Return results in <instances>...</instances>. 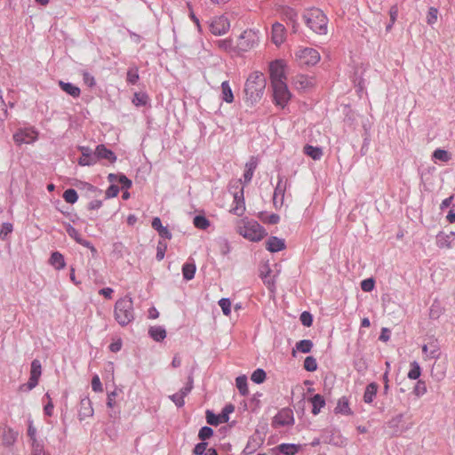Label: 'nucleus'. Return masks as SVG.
Masks as SVG:
<instances>
[{"label":"nucleus","instance_id":"f257e3e1","mask_svg":"<svg viewBox=\"0 0 455 455\" xmlns=\"http://www.w3.org/2000/svg\"><path fill=\"white\" fill-rule=\"evenodd\" d=\"M266 88V78L263 73L255 71L252 72L247 78L244 92L246 100L251 104L259 101L263 96Z\"/></svg>","mask_w":455,"mask_h":455},{"label":"nucleus","instance_id":"f03ea898","mask_svg":"<svg viewBox=\"0 0 455 455\" xmlns=\"http://www.w3.org/2000/svg\"><path fill=\"white\" fill-rule=\"evenodd\" d=\"M235 229L240 235L251 242H259L267 235V232L262 226L256 220L247 218L238 220Z\"/></svg>","mask_w":455,"mask_h":455},{"label":"nucleus","instance_id":"7ed1b4c3","mask_svg":"<svg viewBox=\"0 0 455 455\" xmlns=\"http://www.w3.org/2000/svg\"><path fill=\"white\" fill-rule=\"evenodd\" d=\"M306 25L315 33L325 35L327 33L328 19L318 8H311L303 15Z\"/></svg>","mask_w":455,"mask_h":455},{"label":"nucleus","instance_id":"20e7f679","mask_svg":"<svg viewBox=\"0 0 455 455\" xmlns=\"http://www.w3.org/2000/svg\"><path fill=\"white\" fill-rule=\"evenodd\" d=\"M116 321L122 326L129 324L134 318L133 303L131 298L119 299L114 307Z\"/></svg>","mask_w":455,"mask_h":455},{"label":"nucleus","instance_id":"39448f33","mask_svg":"<svg viewBox=\"0 0 455 455\" xmlns=\"http://www.w3.org/2000/svg\"><path fill=\"white\" fill-rule=\"evenodd\" d=\"M320 60L318 51L311 47H299L295 52V60L299 66H315Z\"/></svg>","mask_w":455,"mask_h":455},{"label":"nucleus","instance_id":"423d86ee","mask_svg":"<svg viewBox=\"0 0 455 455\" xmlns=\"http://www.w3.org/2000/svg\"><path fill=\"white\" fill-rule=\"evenodd\" d=\"M38 138L39 132L34 126L19 128L12 135V140L17 146L33 144Z\"/></svg>","mask_w":455,"mask_h":455},{"label":"nucleus","instance_id":"0eeeda50","mask_svg":"<svg viewBox=\"0 0 455 455\" xmlns=\"http://www.w3.org/2000/svg\"><path fill=\"white\" fill-rule=\"evenodd\" d=\"M259 30L248 28L245 29L237 39V48L242 52H247L259 44Z\"/></svg>","mask_w":455,"mask_h":455},{"label":"nucleus","instance_id":"6e6552de","mask_svg":"<svg viewBox=\"0 0 455 455\" xmlns=\"http://www.w3.org/2000/svg\"><path fill=\"white\" fill-rule=\"evenodd\" d=\"M274 102L276 106L283 108L291 98L288 86L285 83L272 84Z\"/></svg>","mask_w":455,"mask_h":455},{"label":"nucleus","instance_id":"1a4fd4ad","mask_svg":"<svg viewBox=\"0 0 455 455\" xmlns=\"http://www.w3.org/2000/svg\"><path fill=\"white\" fill-rule=\"evenodd\" d=\"M42 374V365L39 360L35 359L31 363L30 377L27 383L20 386V390L28 392L35 388L39 382Z\"/></svg>","mask_w":455,"mask_h":455},{"label":"nucleus","instance_id":"9d476101","mask_svg":"<svg viewBox=\"0 0 455 455\" xmlns=\"http://www.w3.org/2000/svg\"><path fill=\"white\" fill-rule=\"evenodd\" d=\"M285 67L286 63L283 60H275L270 62L269 75L271 84L286 82Z\"/></svg>","mask_w":455,"mask_h":455},{"label":"nucleus","instance_id":"9b49d317","mask_svg":"<svg viewBox=\"0 0 455 455\" xmlns=\"http://www.w3.org/2000/svg\"><path fill=\"white\" fill-rule=\"evenodd\" d=\"M209 28L214 36H222L229 30L230 21L225 15L215 16L210 20Z\"/></svg>","mask_w":455,"mask_h":455},{"label":"nucleus","instance_id":"f8f14e48","mask_svg":"<svg viewBox=\"0 0 455 455\" xmlns=\"http://www.w3.org/2000/svg\"><path fill=\"white\" fill-rule=\"evenodd\" d=\"M234 411L233 405H227L221 413L216 415L210 411L206 412L207 423L213 426H218L220 423H226L229 419V414Z\"/></svg>","mask_w":455,"mask_h":455},{"label":"nucleus","instance_id":"ddd939ff","mask_svg":"<svg viewBox=\"0 0 455 455\" xmlns=\"http://www.w3.org/2000/svg\"><path fill=\"white\" fill-rule=\"evenodd\" d=\"M287 37V30L285 27L279 22H275L271 28V42L276 45L280 46L286 41Z\"/></svg>","mask_w":455,"mask_h":455},{"label":"nucleus","instance_id":"4468645a","mask_svg":"<svg viewBox=\"0 0 455 455\" xmlns=\"http://www.w3.org/2000/svg\"><path fill=\"white\" fill-rule=\"evenodd\" d=\"M245 209L243 187H241L239 191L234 193V203L230 212L237 216H242L244 213Z\"/></svg>","mask_w":455,"mask_h":455},{"label":"nucleus","instance_id":"2eb2a0df","mask_svg":"<svg viewBox=\"0 0 455 455\" xmlns=\"http://www.w3.org/2000/svg\"><path fill=\"white\" fill-rule=\"evenodd\" d=\"M293 84L297 90L305 91L315 85V79L306 75H298L293 78Z\"/></svg>","mask_w":455,"mask_h":455},{"label":"nucleus","instance_id":"dca6fc26","mask_svg":"<svg viewBox=\"0 0 455 455\" xmlns=\"http://www.w3.org/2000/svg\"><path fill=\"white\" fill-rule=\"evenodd\" d=\"M293 423V417L291 415V412L290 411H280L273 420V426L277 427H283L288 426Z\"/></svg>","mask_w":455,"mask_h":455},{"label":"nucleus","instance_id":"f3484780","mask_svg":"<svg viewBox=\"0 0 455 455\" xmlns=\"http://www.w3.org/2000/svg\"><path fill=\"white\" fill-rule=\"evenodd\" d=\"M95 156L99 159H106L109 163L113 164L116 161L115 153L107 148L103 144L98 145L95 149Z\"/></svg>","mask_w":455,"mask_h":455},{"label":"nucleus","instance_id":"a211bd4d","mask_svg":"<svg viewBox=\"0 0 455 455\" xmlns=\"http://www.w3.org/2000/svg\"><path fill=\"white\" fill-rule=\"evenodd\" d=\"M334 412L336 414H342L346 416H350L353 414V411L349 406V401L347 397L342 396L338 400L337 405L334 409Z\"/></svg>","mask_w":455,"mask_h":455},{"label":"nucleus","instance_id":"6ab92c4d","mask_svg":"<svg viewBox=\"0 0 455 455\" xmlns=\"http://www.w3.org/2000/svg\"><path fill=\"white\" fill-rule=\"evenodd\" d=\"M455 239V233L451 232L449 234L440 233L436 237V244L440 248H451V243Z\"/></svg>","mask_w":455,"mask_h":455},{"label":"nucleus","instance_id":"aec40b11","mask_svg":"<svg viewBox=\"0 0 455 455\" xmlns=\"http://www.w3.org/2000/svg\"><path fill=\"white\" fill-rule=\"evenodd\" d=\"M192 384L188 383L185 387L181 388L178 393L170 396L171 400L179 407L184 405L185 396L191 391Z\"/></svg>","mask_w":455,"mask_h":455},{"label":"nucleus","instance_id":"412c9836","mask_svg":"<svg viewBox=\"0 0 455 455\" xmlns=\"http://www.w3.org/2000/svg\"><path fill=\"white\" fill-rule=\"evenodd\" d=\"M258 166V159L251 156L250 160L245 164V171L243 173L244 183H249L253 176L254 171Z\"/></svg>","mask_w":455,"mask_h":455},{"label":"nucleus","instance_id":"4be33fe9","mask_svg":"<svg viewBox=\"0 0 455 455\" xmlns=\"http://www.w3.org/2000/svg\"><path fill=\"white\" fill-rule=\"evenodd\" d=\"M267 249L271 252H277L285 248V243L283 239L276 236H271L266 243Z\"/></svg>","mask_w":455,"mask_h":455},{"label":"nucleus","instance_id":"5701e85b","mask_svg":"<svg viewBox=\"0 0 455 455\" xmlns=\"http://www.w3.org/2000/svg\"><path fill=\"white\" fill-rule=\"evenodd\" d=\"M310 403H312V413L314 415H317L320 413L322 408H323L326 404L325 399L323 395L316 394L310 398Z\"/></svg>","mask_w":455,"mask_h":455},{"label":"nucleus","instance_id":"b1692460","mask_svg":"<svg viewBox=\"0 0 455 455\" xmlns=\"http://www.w3.org/2000/svg\"><path fill=\"white\" fill-rule=\"evenodd\" d=\"M59 85L62 91H64L66 93L72 96L73 98H78L81 94L80 88L76 85H74L73 84L60 81Z\"/></svg>","mask_w":455,"mask_h":455},{"label":"nucleus","instance_id":"393cba45","mask_svg":"<svg viewBox=\"0 0 455 455\" xmlns=\"http://www.w3.org/2000/svg\"><path fill=\"white\" fill-rule=\"evenodd\" d=\"M378 385L375 382L370 383L363 394V402L366 403H371L378 392Z\"/></svg>","mask_w":455,"mask_h":455},{"label":"nucleus","instance_id":"a878e982","mask_svg":"<svg viewBox=\"0 0 455 455\" xmlns=\"http://www.w3.org/2000/svg\"><path fill=\"white\" fill-rule=\"evenodd\" d=\"M303 152L313 160H320L323 155L321 148L314 147L312 145H306L303 148Z\"/></svg>","mask_w":455,"mask_h":455},{"label":"nucleus","instance_id":"bb28decb","mask_svg":"<svg viewBox=\"0 0 455 455\" xmlns=\"http://www.w3.org/2000/svg\"><path fill=\"white\" fill-rule=\"evenodd\" d=\"M82 156L79 158L78 164L82 166L92 165L96 163V160L91 156L88 148H81Z\"/></svg>","mask_w":455,"mask_h":455},{"label":"nucleus","instance_id":"cd10ccee","mask_svg":"<svg viewBox=\"0 0 455 455\" xmlns=\"http://www.w3.org/2000/svg\"><path fill=\"white\" fill-rule=\"evenodd\" d=\"M222 100L227 103H232L234 101V95L232 89L228 81H224L221 84Z\"/></svg>","mask_w":455,"mask_h":455},{"label":"nucleus","instance_id":"c85d7f7f","mask_svg":"<svg viewBox=\"0 0 455 455\" xmlns=\"http://www.w3.org/2000/svg\"><path fill=\"white\" fill-rule=\"evenodd\" d=\"M300 446L293 443H282L278 445L280 452L285 455H295L299 452Z\"/></svg>","mask_w":455,"mask_h":455},{"label":"nucleus","instance_id":"c756f323","mask_svg":"<svg viewBox=\"0 0 455 455\" xmlns=\"http://www.w3.org/2000/svg\"><path fill=\"white\" fill-rule=\"evenodd\" d=\"M50 263L58 270L64 268L65 260L61 253L55 251L50 258Z\"/></svg>","mask_w":455,"mask_h":455},{"label":"nucleus","instance_id":"7c9ffc66","mask_svg":"<svg viewBox=\"0 0 455 455\" xmlns=\"http://www.w3.org/2000/svg\"><path fill=\"white\" fill-rule=\"evenodd\" d=\"M148 332L156 341H161L166 337V331L161 326H153L149 329Z\"/></svg>","mask_w":455,"mask_h":455},{"label":"nucleus","instance_id":"2f4dec72","mask_svg":"<svg viewBox=\"0 0 455 455\" xmlns=\"http://www.w3.org/2000/svg\"><path fill=\"white\" fill-rule=\"evenodd\" d=\"M214 44L220 50L226 52H230L233 50V40L231 38L220 39L214 42Z\"/></svg>","mask_w":455,"mask_h":455},{"label":"nucleus","instance_id":"473e14b6","mask_svg":"<svg viewBox=\"0 0 455 455\" xmlns=\"http://www.w3.org/2000/svg\"><path fill=\"white\" fill-rule=\"evenodd\" d=\"M235 386L242 395H246L249 392L246 376H239L235 379Z\"/></svg>","mask_w":455,"mask_h":455},{"label":"nucleus","instance_id":"72a5a7b5","mask_svg":"<svg viewBox=\"0 0 455 455\" xmlns=\"http://www.w3.org/2000/svg\"><path fill=\"white\" fill-rule=\"evenodd\" d=\"M196 265L193 264V263H186L183 265L182 267V274H183V277L186 279V280H191L194 278L195 276V273H196Z\"/></svg>","mask_w":455,"mask_h":455},{"label":"nucleus","instance_id":"f704fd0d","mask_svg":"<svg viewBox=\"0 0 455 455\" xmlns=\"http://www.w3.org/2000/svg\"><path fill=\"white\" fill-rule=\"evenodd\" d=\"M433 158L447 163L451 159V155L444 149L437 148L433 153Z\"/></svg>","mask_w":455,"mask_h":455},{"label":"nucleus","instance_id":"c9c22d12","mask_svg":"<svg viewBox=\"0 0 455 455\" xmlns=\"http://www.w3.org/2000/svg\"><path fill=\"white\" fill-rule=\"evenodd\" d=\"M411 369L408 372V378L410 379H418L421 374V368L417 362H412L410 364Z\"/></svg>","mask_w":455,"mask_h":455},{"label":"nucleus","instance_id":"e433bc0d","mask_svg":"<svg viewBox=\"0 0 455 455\" xmlns=\"http://www.w3.org/2000/svg\"><path fill=\"white\" fill-rule=\"evenodd\" d=\"M313 347V342L309 339H303L296 344V349L301 353H309Z\"/></svg>","mask_w":455,"mask_h":455},{"label":"nucleus","instance_id":"4c0bfd02","mask_svg":"<svg viewBox=\"0 0 455 455\" xmlns=\"http://www.w3.org/2000/svg\"><path fill=\"white\" fill-rule=\"evenodd\" d=\"M148 96L144 92L134 93L132 103L137 106H145L148 103Z\"/></svg>","mask_w":455,"mask_h":455},{"label":"nucleus","instance_id":"58836bf2","mask_svg":"<svg viewBox=\"0 0 455 455\" xmlns=\"http://www.w3.org/2000/svg\"><path fill=\"white\" fill-rule=\"evenodd\" d=\"M193 223L195 227L199 229H206L210 226L209 220L201 215L196 216L194 218Z\"/></svg>","mask_w":455,"mask_h":455},{"label":"nucleus","instance_id":"ea45409f","mask_svg":"<svg viewBox=\"0 0 455 455\" xmlns=\"http://www.w3.org/2000/svg\"><path fill=\"white\" fill-rule=\"evenodd\" d=\"M63 199L68 204H75L78 199L76 191L73 188L67 189L63 193Z\"/></svg>","mask_w":455,"mask_h":455},{"label":"nucleus","instance_id":"a19ab883","mask_svg":"<svg viewBox=\"0 0 455 455\" xmlns=\"http://www.w3.org/2000/svg\"><path fill=\"white\" fill-rule=\"evenodd\" d=\"M266 379V372L261 369H257L251 376V379L257 384L262 383Z\"/></svg>","mask_w":455,"mask_h":455},{"label":"nucleus","instance_id":"79ce46f5","mask_svg":"<svg viewBox=\"0 0 455 455\" xmlns=\"http://www.w3.org/2000/svg\"><path fill=\"white\" fill-rule=\"evenodd\" d=\"M304 368L308 371H315L317 369L316 360L312 356H307L304 361Z\"/></svg>","mask_w":455,"mask_h":455},{"label":"nucleus","instance_id":"37998d69","mask_svg":"<svg viewBox=\"0 0 455 455\" xmlns=\"http://www.w3.org/2000/svg\"><path fill=\"white\" fill-rule=\"evenodd\" d=\"M267 271L266 273H261L260 276L264 282V283L267 286V288L273 291L275 287V281L270 277V270L267 267Z\"/></svg>","mask_w":455,"mask_h":455},{"label":"nucleus","instance_id":"c03bdc74","mask_svg":"<svg viewBox=\"0 0 455 455\" xmlns=\"http://www.w3.org/2000/svg\"><path fill=\"white\" fill-rule=\"evenodd\" d=\"M438 11L435 7H430L427 15V22L429 25H433L437 21Z\"/></svg>","mask_w":455,"mask_h":455},{"label":"nucleus","instance_id":"a18cd8bd","mask_svg":"<svg viewBox=\"0 0 455 455\" xmlns=\"http://www.w3.org/2000/svg\"><path fill=\"white\" fill-rule=\"evenodd\" d=\"M219 305L222 309L225 315L228 316L231 313V302L228 299H221L219 301Z\"/></svg>","mask_w":455,"mask_h":455},{"label":"nucleus","instance_id":"49530a36","mask_svg":"<svg viewBox=\"0 0 455 455\" xmlns=\"http://www.w3.org/2000/svg\"><path fill=\"white\" fill-rule=\"evenodd\" d=\"M139 73L137 68H130L127 72V82L135 84L139 81Z\"/></svg>","mask_w":455,"mask_h":455},{"label":"nucleus","instance_id":"de8ad7c7","mask_svg":"<svg viewBox=\"0 0 455 455\" xmlns=\"http://www.w3.org/2000/svg\"><path fill=\"white\" fill-rule=\"evenodd\" d=\"M84 83L90 88L95 86L96 81L92 75H91L87 71H83L82 73Z\"/></svg>","mask_w":455,"mask_h":455},{"label":"nucleus","instance_id":"09e8293b","mask_svg":"<svg viewBox=\"0 0 455 455\" xmlns=\"http://www.w3.org/2000/svg\"><path fill=\"white\" fill-rule=\"evenodd\" d=\"M28 435L32 443H35L37 445V439H36V428L33 425V421L30 420L28 422Z\"/></svg>","mask_w":455,"mask_h":455},{"label":"nucleus","instance_id":"8fccbe9b","mask_svg":"<svg viewBox=\"0 0 455 455\" xmlns=\"http://www.w3.org/2000/svg\"><path fill=\"white\" fill-rule=\"evenodd\" d=\"M213 434V431L211 427H203L200 431H199V434H198V437L204 441L208 438H210Z\"/></svg>","mask_w":455,"mask_h":455},{"label":"nucleus","instance_id":"3c124183","mask_svg":"<svg viewBox=\"0 0 455 455\" xmlns=\"http://www.w3.org/2000/svg\"><path fill=\"white\" fill-rule=\"evenodd\" d=\"M92 388L94 392L101 393L103 391V387L100 377L98 375H94L92 379Z\"/></svg>","mask_w":455,"mask_h":455},{"label":"nucleus","instance_id":"603ef678","mask_svg":"<svg viewBox=\"0 0 455 455\" xmlns=\"http://www.w3.org/2000/svg\"><path fill=\"white\" fill-rule=\"evenodd\" d=\"M300 321L302 323L303 325L307 326V327H309L312 325V323H313V318H312V315L310 313L308 312H303L301 315H300Z\"/></svg>","mask_w":455,"mask_h":455},{"label":"nucleus","instance_id":"864d4df0","mask_svg":"<svg viewBox=\"0 0 455 455\" xmlns=\"http://www.w3.org/2000/svg\"><path fill=\"white\" fill-rule=\"evenodd\" d=\"M45 397L48 399V403L44 407V411L45 415L52 416L53 413L54 406H53L52 398L48 393L45 395Z\"/></svg>","mask_w":455,"mask_h":455},{"label":"nucleus","instance_id":"5fc2aeb1","mask_svg":"<svg viewBox=\"0 0 455 455\" xmlns=\"http://www.w3.org/2000/svg\"><path fill=\"white\" fill-rule=\"evenodd\" d=\"M67 232H68V235L77 243H79V241L82 239L80 233L75 228H73L71 226L68 227Z\"/></svg>","mask_w":455,"mask_h":455},{"label":"nucleus","instance_id":"6e6d98bb","mask_svg":"<svg viewBox=\"0 0 455 455\" xmlns=\"http://www.w3.org/2000/svg\"><path fill=\"white\" fill-rule=\"evenodd\" d=\"M166 248H167L166 243H163L162 242L158 243L157 251H156V259L157 260L160 261L164 258Z\"/></svg>","mask_w":455,"mask_h":455},{"label":"nucleus","instance_id":"4d7b16f0","mask_svg":"<svg viewBox=\"0 0 455 455\" xmlns=\"http://www.w3.org/2000/svg\"><path fill=\"white\" fill-rule=\"evenodd\" d=\"M17 438V433L12 429H8L4 434V440L7 444H12Z\"/></svg>","mask_w":455,"mask_h":455},{"label":"nucleus","instance_id":"13d9d810","mask_svg":"<svg viewBox=\"0 0 455 455\" xmlns=\"http://www.w3.org/2000/svg\"><path fill=\"white\" fill-rule=\"evenodd\" d=\"M361 288L363 291H371L374 288V281L372 279H365L361 283Z\"/></svg>","mask_w":455,"mask_h":455},{"label":"nucleus","instance_id":"bf43d9fd","mask_svg":"<svg viewBox=\"0 0 455 455\" xmlns=\"http://www.w3.org/2000/svg\"><path fill=\"white\" fill-rule=\"evenodd\" d=\"M414 393L417 396H420L427 393V387L423 381H420V380L418 381V383L414 388Z\"/></svg>","mask_w":455,"mask_h":455},{"label":"nucleus","instance_id":"052dcab7","mask_svg":"<svg viewBox=\"0 0 455 455\" xmlns=\"http://www.w3.org/2000/svg\"><path fill=\"white\" fill-rule=\"evenodd\" d=\"M206 448H207L206 443H200L196 445L193 452L195 455H203V454H205V452L207 451Z\"/></svg>","mask_w":455,"mask_h":455},{"label":"nucleus","instance_id":"680f3d73","mask_svg":"<svg viewBox=\"0 0 455 455\" xmlns=\"http://www.w3.org/2000/svg\"><path fill=\"white\" fill-rule=\"evenodd\" d=\"M117 395L116 390L109 392L108 394L107 405L108 408H113L116 405V397Z\"/></svg>","mask_w":455,"mask_h":455},{"label":"nucleus","instance_id":"e2e57ef3","mask_svg":"<svg viewBox=\"0 0 455 455\" xmlns=\"http://www.w3.org/2000/svg\"><path fill=\"white\" fill-rule=\"evenodd\" d=\"M12 231V225L11 223H4L0 231V235L4 238Z\"/></svg>","mask_w":455,"mask_h":455},{"label":"nucleus","instance_id":"0e129e2a","mask_svg":"<svg viewBox=\"0 0 455 455\" xmlns=\"http://www.w3.org/2000/svg\"><path fill=\"white\" fill-rule=\"evenodd\" d=\"M118 182L123 186V188L128 189L132 187V180H129L125 175H119Z\"/></svg>","mask_w":455,"mask_h":455},{"label":"nucleus","instance_id":"69168bd1","mask_svg":"<svg viewBox=\"0 0 455 455\" xmlns=\"http://www.w3.org/2000/svg\"><path fill=\"white\" fill-rule=\"evenodd\" d=\"M122 345H123L122 339H117L114 340L109 345V349H110L111 352L116 353V352L121 350Z\"/></svg>","mask_w":455,"mask_h":455},{"label":"nucleus","instance_id":"338daca9","mask_svg":"<svg viewBox=\"0 0 455 455\" xmlns=\"http://www.w3.org/2000/svg\"><path fill=\"white\" fill-rule=\"evenodd\" d=\"M119 193V188L116 185H111L106 191L107 197H116Z\"/></svg>","mask_w":455,"mask_h":455},{"label":"nucleus","instance_id":"774afa93","mask_svg":"<svg viewBox=\"0 0 455 455\" xmlns=\"http://www.w3.org/2000/svg\"><path fill=\"white\" fill-rule=\"evenodd\" d=\"M33 455H44L43 446L37 442V445L35 443H31Z\"/></svg>","mask_w":455,"mask_h":455}]
</instances>
